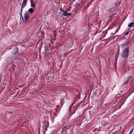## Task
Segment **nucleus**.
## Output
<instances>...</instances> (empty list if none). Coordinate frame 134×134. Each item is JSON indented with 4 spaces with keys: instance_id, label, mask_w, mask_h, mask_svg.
I'll use <instances>...</instances> for the list:
<instances>
[{
    "instance_id": "f257e3e1",
    "label": "nucleus",
    "mask_w": 134,
    "mask_h": 134,
    "mask_svg": "<svg viewBox=\"0 0 134 134\" xmlns=\"http://www.w3.org/2000/svg\"><path fill=\"white\" fill-rule=\"evenodd\" d=\"M130 53L129 47H127L122 51L121 53V57L123 58H126L129 56Z\"/></svg>"
},
{
    "instance_id": "f03ea898",
    "label": "nucleus",
    "mask_w": 134,
    "mask_h": 134,
    "mask_svg": "<svg viewBox=\"0 0 134 134\" xmlns=\"http://www.w3.org/2000/svg\"><path fill=\"white\" fill-rule=\"evenodd\" d=\"M131 44L130 42L129 41H125L123 43L121 44V46L122 48H124L126 47V46L130 45Z\"/></svg>"
},
{
    "instance_id": "7ed1b4c3",
    "label": "nucleus",
    "mask_w": 134,
    "mask_h": 134,
    "mask_svg": "<svg viewBox=\"0 0 134 134\" xmlns=\"http://www.w3.org/2000/svg\"><path fill=\"white\" fill-rule=\"evenodd\" d=\"M25 21H26L28 20L29 19V14L28 12H26L25 13V15L24 16Z\"/></svg>"
},
{
    "instance_id": "20e7f679",
    "label": "nucleus",
    "mask_w": 134,
    "mask_h": 134,
    "mask_svg": "<svg viewBox=\"0 0 134 134\" xmlns=\"http://www.w3.org/2000/svg\"><path fill=\"white\" fill-rule=\"evenodd\" d=\"M31 6L33 8H35L37 3V0H30Z\"/></svg>"
},
{
    "instance_id": "39448f33",
    "label": "nucleus",
    "mask_w": 134,
    "mask_h": 134,
    "mask_svg": "<svg viewBox=\"0 0 134 134\" xmlns=\"http://www.w3.org/2000/svg\"><path fill=\"white\" fill-rule=\"evenodd\" d=\"M134 26V22H132L131 23H129L128 25V27L129 28L128 29V30L129 32L131 31V28L132 27Z\"/></svg>"
},
{
    "instance_id": "423d86ee",
    "label": "nucleus",
    "mask_w": 134,
    "mask_h": 134,
    "mask_svg": "<svg viewBox=\"0 0 134 134\" xmlns=\"http://www.w3.org/2000/svg\"><path fill=\"white\" fill-rule=\"evenodd\" d=\"M71 13H68L67 12L65 11L62 14V15L65 16H67L68 15H69L70 16H71Z\"/></svg>"
},
{
    "instance_id": "0eeeda50",
    "label": "nucleus",
    "mask_w": 134,
    "mask_h": 134,
    "mask_svg": "<svg viewBox=\"0 0 134 134\" xmlns=\"http://www.w3.org/2000/svg\"><path fill=\"white\" fill-rule=\"evenodd\" d=\"M44 131H46L47 130V128L48 127V123L47 122H46L44 123L43 126Z\"/></svg>"
},
{
    "instance_id": "6e6552de",
    "label": "nucleus",
    "mask_w": 134,
    "mask_h": 134,
    "mask_svg": "<svg viewBox=\"0 0 134 134\" xmlns=\"http://www.w3.org/2000/svg\"><path fill=\"white\" fill-rule=\"evenodd\" d=\"M27 0H23L22 5V8H24L26 6L27 2Z\"/></svg>"
},
{
    "instance_id": "1a4fd4ad",
    "label": "nucleus",
    "mask_w": 134,
    "mask_h": 134,
    "mask_svg": "<svg viewBox=\"0 0 134 134\" xmlns=\"http://www.w3.org/2000/svg\"><path fill=\"white\" fill-rule=\"evenodd\" d=\"M18 51L19 50L17 48H15L13 49V54H15L18 53Z\"/></svg>"
},
{
    "instance_id": "9d476101",
    "label": "nucleus",
    "mask_w": 134,
    "mask_h": 134,
    "mask_svg": "<svg viewBox=\"0 0 134 134\" xmlns=\"http://www.w3.org/2000/svg\"><path fill=\"white\" fill-rule=\"evenodd\" d=\"M107 31H104L102 33V36H103V37L104 38V37L105 36L106 34H107Z\"/></svg>"
},
{
    "instance_id": "9b49d317",
    "label": "nucleus",
    "mask_w": 134,
    "mask_h": 134,
    "mask_svg": "<svg viewBox=\"0 0 134 134\" xmlns=\"http://www.w3.org/2000/svg\"><path fill=\"white\" fill-rule=\"evenodd\" d=\"M29 12L31 14H32L34 12V10L32 8H31L29 9Z\"/></svg>"
},
{
    "instance_id": "f8f14e48",
    "label": "nucleus",
    "mask_w": 134,
    "mask_h": 134,
    "mask_svg": "<svg viewBox=\"0 0 134 134\" xmlns=\"http://www.w3.org/2000/svg\"><path fill=\"white\" fill-rule=\"evenodd\" d=\"M132 79V76H130L127 77V82H128L130 81V79Z\"/></svg>"
},
{
    "instance_id": "ddd939ff",
    "label": "nucleus",
    "mask_w": 134,
    "mask_h": 134,
    "mask_svg": "<svg viewBox=\"0 0 134 134\" xmlns=\"http://www.w3.org/2000/svg\"><path fill=\"white\" fill-rule=\"evenodd\" d=\"M66 129V126L64 127H63L62 130V132H63L65 131Z\"/></svg>"
},
{
    "instance_id": "4468645a",
    "label": "nucleus",
    "mask_w": 134,
    "mask_h": 134,
    "mask_svg": "<svg viewBox=\"0 0 134 134\" xmlns=\"http://www.w3.org/2000/svg\"><path fill=\"white\" fill-rule=\"evenodd\" d=\"M120 29V27H118L117 28V29H116V30L115 31V33L114 34H113V35H114L115 34V33H117L119 31V30Z\"/></svg>"
},
{
    "instance_id": "2eb2a0df",
    "label": "nucleus",
    "mask_w": 134,
    "mask_h": 134,
    "mask_svg": "<svg viewBox=\"0 0 134 134\" xmlns=\"http://www.w3.org/2000/svg\"><path fill=\"white\" fill-rule=\"evenodd\" d=\"M131 58L132 61H134V54L133 55L131 56Z\"/></svg>"
},
{
    "instance_id": "dca6fc26",
    "label": "nucleus",
    "mask_w": 134,
    "mask_h": 134,
    "mask_svg": "<svg viewBox=\"0 0 134 134\" xmlns=\"http://www.w3.org/2000/svg\"><path fill=\"white\" fill-rule=\"evenodd\" d=\"M73 104L72 103L69 107V111H70L71 110V107H72L73 106Z\"/></svg>"
},
{
    "instance_id": "f3484780",
    "label": "nucleus",
    "mask_w": 134,
    "mask_h": 134,
    "mask_svg": "<svg viewBox=\"0 0 134 134\" xmlns=\"http://www.w3.org/2000/svg\"><path fill=\"white\" fill-rule=\"evenodd\" d=\"M133 130V127L131 129L129 134H131Z\"/></svg>"
},
{
    "instance_id": "a211bd4d",
    "label": "nucleus",
    "mask_w": 134,
    "mask_h": 134,
    "mask_svg": "<svg viewBox=\"0 0 134 134\" xmlns=\"http://www.w3.org/2000/svg\"><path fill=\"white\" fill-rule=\"evenodd\" d=\"M60 11L61 12H63V13L65 12V10L63 9H62V8H61L60 9Z\"/></svg>"
},
{
    "instance_id": "6ab92c4d",
    "label": "nucleus",
    "mask_w": 134,
    "mask_h": 134,
    "mask_svg": "<svg viewBox=\"0 0 134 134\" xmlns=\"http://www.w3.org/2000/svg\"><path fill=\"white\" fill-rule=\"evenodd\" d=\"M128 31L126 33L125 35H127L128 34V33L130 32L128 30Z\"/></svg>"
},
{
    "instance_id": "aec40b11",
    "label": "nucleus",
    "mask_w": 134,
    "mask_h": 134,
    "mask_svg": "<svg viewBox=\"0 0 134 134\" xmlns=\"http://www.w3.org/2000/svg\"><path fill=\"white\" fill-rule=\"evenodd\" d=\"M23 8H22V7H21V13L22 12Z\"/></svg>"
},
{
    "instance_id": "412c9836",
    "label": "nucleus",
    "mask_w": 134,
    "mask_h": 134,
    "mask_svg": "<svg viewBox=\"0 0 134 134\" xmlns=\"http://www.w3.org/2000/svg\"><path fill=\"white\" fill-rule=\"evenodd\" d=\"M8 113H9V114H11V112H8Z\"/></svg>"
},
{
    "instance_id": "4be33fe9",
    "label": "nucleus",
    "mask_w": 134,
    "mask_h": 134,
    "mask_svg": "<svg viewBox=\"0 0 134 134\" xmlns=\"http://www.w3.org/2000/svg\"><path fill=\"white\" fill-rule=\"evenodd\" d=\"M21 17H22V19H23V17L21 14Z\"/></svg>"
},
{
    "instance_id": "5701e85b",
    "label": "nucleus",
    "mask_w": 134,
    "mask_h": 134,
    "mask_svg": "<svg viewBox=\"0 0 134 134\" xmlns=\"http://www.w3.org/2000/svg\"><path fill=\"white\" fill-rule=\"evenodd\" d=\"M102 128H100V130H101V129H102Z\"/></svg>"
},
{
    "instance_id": "b1692460",
    "label": "nucleus",
    "mask_w": 134,
    "mask_h": 134,
    "mask_svg": "<svg viewBox=\"0 0 134 134\" xmlns=\"http://www.w3.org/2000/svg\"><path fill=\"white\" fill-rule=\"evenodd\" d=\"M100 128V127H99V129Z\"/></svg>"
}]
</instances>
